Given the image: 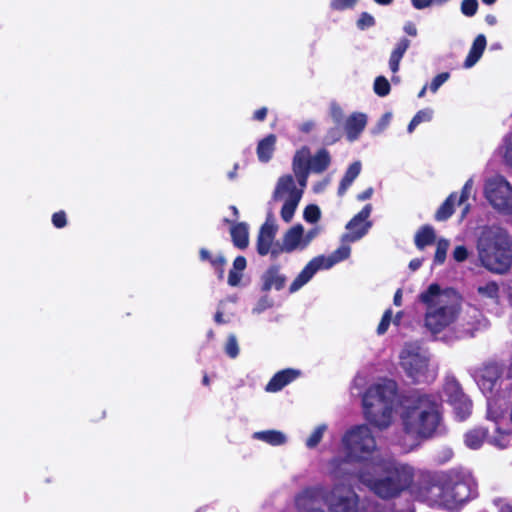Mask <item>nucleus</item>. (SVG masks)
I'll use <instances>...</instances> for the list:
<instances>
[{"label": "nucleus", "instance_id": "f257e3e1", "mask_svg": "<svg viewBox=\"0 0 512 512\" xmlns=\"http://www.w3.org/2000/svg\"><path fill=\"white\" fill-rule=\"evenodd\" d=\"M476 488L477 483L467 469L454 467L445 471L421 473L415 494L430 506L452 507L472 499Z\"/></svg>", "mask_w": 512, "mask_h": 512}, {"label": "nucleus", "instance_id": "f03ea898", "mask_svg": "<svg viewBox=\"0 0 512 512\" xmlns=\"http://www.w3.org/2000/svg\"><path fill=\"white\" fill-rule=\"evenodd\" d=\"M403 431L415 440L432 438L442 422L441 404L430 394L415 392L400 414Z\"/></svg>", "mask_w": 512, "mask_h": 512}, {"label": "nucleus", "instance_id": "7ed1b4c3", "mask_svg": "<svg viewBox=\"0 0 512 512\" xmlns=\"http://www.w3.org/2000/svg\"><path fill=\"white\" fill-rule=\"evenodd\" d=\"M476 247L478 258L488 271L502 275L512 267V239L504 228L484 226Z\"/></svg>", "mask_w": 512, "mask_h": 512}, {"label": "nucleus", "instance_id": "20e7f679", "mask_svg": "<svg viewBox=\"0 0 512 512\" xmlns=\"http://www.w3.org/2000/svg\"><path fill=\"white\" fill-rule=\"evenodd\" d=\"M382 476L376 478L368 470H360L358 480L376 496L389 500L398 497L410 488L414 480V470L407 464L387 462L381 465Z\"/></svg>", "mask_w": 512, "mask_h": 512}, {"label": "nucleus", "instance_id": "39448f33", "mask_svg": "<svg viewBox=\"0 0 512 512\" xmlns=\"http://www.w3.org/2000/svg\"><path fill=\"white\" fill-rule=\"evenodd\" d=\"M397 390L398 385L392 379H384L367 388L362 404L365 418L371 425L380 430L390 426Z\"/></svg>", "mask_w": 512, "mask_h": 512}, {"label": "nucleus", "instance_id": "423d86ee", "mask_svg": "<svg viewBox=\"0 0 512 512\" xmlns=\"http://www.w3.org/2000/svg\"><path fill=\"white\" fill-rule=\"evenodd\" d=\"M346 457H335L330 461L333 473L348 461H364L371 457L376 449V440L370 428L363 424L347 431L343 436Z\"/></svg>", "mask_w": 512, "mask_h": 512}, {"label": "nucleus", "instance_id": "0eeeda50", "mask_svg": "<svg viewBox=\"0 0 512 512\" xmlns=\"http://www.w3.org/2000/svg\"><path fill=\"white\" fill-rule=\"evenodd\" d=\"M351 249L349 246L342 245L336 249L329 257L320 255L310 260L301 272L296 276L289 286V292L295 293L308 283L315 273L320 269H329L336 263L347 259Z\"/></svg>", "mask_w": 512, "mask_h": 512}, {"label": "nucleus", "instance_id": "6e6552de", "mask_svg": "<svg viewBox=\"0 0 512 512\" xmlns=\"http://www.w3.org/2000/svg\"><path fill=\"white\" fill-rule=\"evenodd\" d=\"M428 363V357L421 353L420 347L416 344H406L400 353V365L415 383L421 382L426 377Z\"/></svg>", "mask_w": 512, "mask_h": 512}, {"label": "nucleus", "instance_id": "1a4fd4ad", "mask_svg": "<svg viewBox=\"0 0 512 512\" xmlns=\"http://www.w3.org/2000/svg\"><path fill=\"white\" fill-rule=\"evenodd\" d=\"M284 193H288L289 196L281 208L280 215L284 222L289 223L302 198V190H298L295 186V181L291 174H285L278 179L273 198L276 200Z\"/></svg>", "mask_w": 512, "mask_h": 512}, {"label": "nucleus", "instance_id": "9d476101", "mask_svg": "<svg viewBox=\"0 0 512 512\" xmlns=\"http://www.w3.org/2000/svg\"><path fill=\"white\" fill-rule=\"evenodd\" d=\"M485 196L496 210L506 214L512 204V186L504 177H494L485 185Z\"/></svg>", "mask_w": 512, "mask_h": 512}, {"label": "nucleus", "instance_id": "9b49d317", "mask_svg": "<svg viewBox=\"0 0 512 512\" xmlns=\"http://www.w3.org/2000/svg\"><path fill=\"white\" fill-rule=\"evenodd\" d=\"M443 390L447 401L453 406L456 417L460 421L467 419L472 411V401L464 393L460 383L456 379L448 380Z\"/></svg>", "mask_w": 512, "mask_h": 512}, {"label": "nucleus", "instance_id": "f8f14e48", "mask_svg": "<svg viewBox=\"0 0 512 512\" xmlns=\"http://www.w3.org/2000/svg\"><path fill=\"white\" fill-rule=\"evenodd\" d=\"M372 212V205L366 204L354 217L346 224L347 233L342 235V242H356L364 237L372 226L368 220Z\"/></svg>", "mask_w": 512, "mask_h": 512}, {"label": "nucleus", "instance_id": "ddd939ff", "mask_svg": "<svg viewBox=\"0 0 512 512\" xmlns=\"http://www.w3.org/2000/svg\"><path fill=\"white\" fill-rule=\"evenodd\" d=\"M457 310L454 305H442L437 308L427 310L425 315L426 326L438 333L450 325L456 318Z\"/></svg>", "mask_w": 512, "mask_h": 512}, {"label": "nucleus", "instance_id": "4468645a", "mask_svg": "<svg viewBox=\"0 0 512 512\" xmlns=\"http://www.w3.org/2000/svg\"><path fill=\"white\" fill-rule=\"evenodd\" d=\"M503 374L502 364L496 361H488L476 369L475 377L482 388L492 390L497 380Z\"/></svg>", "mask_w": 512, "mask_h": 512}, {"label": "nucleus", "instance_id": "2eb2a0df", "mask_svg": "<svg viewBox=\"0 0 512 512\" xmlns=\"http://www.w3.org/2000/svg\"><path fill=\"white\" fill-rule=\"evenodd\" d=\"M280 270L281 267L279 264H272L267 268L261 277L262 292H268L273 288L280 291L285 287L287 278Z\"/></svg>", "mask_w": 512, "mask_h": 512}, {"label": "nucleus", "instance_id": "dca6fc26", "mask_svg": "<svg viewBox=\"0 0 512 512\" xmlns=\"http://www.w3.org/2000/svg\"><path fill=\"white\" fill-rule=\"evenodd\" d=\"M277 234V226L269 221H266L259 229L256 250L260 256H266L271 251V246Z\"/></svg>", "mask_w": 512, "mask_h": 512}, {"label": "nucleus", "instance_id": "f3484780", "mask_svg": "<svg viewBox=\"0 0 512 512\" xmlns=\"http://www.w3.org/2000/svg\"><path fill=\"white\" fill-rule=\"evenodd\" d=\"M301 372L297 369L286 368L278 371L273 375L270 381L267 383L265 390L267 392H278L285 386L296 380L300 376Z\"/></svg>", "mask_w": 512, "mask_h": 512}, {"label": "nucleus", "instance_id": "a211bd4d", "mask_svg": "<svg viewBox=\"0 0 512 512\" xmlns=\"http://www.w3.org/2000/svg\"><path fill=\"white\" fill-rule=\"evenodd\" d=\"M367 124V117L364 113L354 112L352 113L345 122V132L347 139L350 142L357 140L365 129Z\"/></svg>", "mask_w": 512, "mask_h": 512}, {"label": "nucleus", "instance_id": "6ab92c4d", "mask_svg": "<svg viewBox=\"0 0 512 512\" xmlns=\"http://www.w3.org/2000/svg\"><path fill=\"white\" fill-rule=\"evenodd\" d=\"M225 223L232 224L230 235L233 245L239 249H246L249 245L248 225L245 222L232 223L229 219H224Z\"/></svg>", "mask_w": 512, "mask_h": 512}, {"label": "nucleus", "instance_id": "aec40b11", "mask_svg": "<svg viewBox=\"0 0 512 512\" xmlns=\"http://www.w3.org/2000/svg\"><path fill=\"white\" fill-rule=\"evenodd\" d=\"M303 237H304V228L301 224H296L289 228L283 235V243L285 244V248L289 249L292 253L297 249H303Z\"/></svg>", "mask_w": 512, "mask_h": 512}, {"label": "nucleus", "instance_id": "412c9836", "mask_svg": "<svg viewBox=\"0 0 512 512\" xmlns=\"http://www.w3.org/2000/svg\"><path fill=\"white\" fill-rule=\"evenodd\" d=\"M276 141V135L271 133L258 142L256 154L261 163H268L272 159Z\"/></svg>", "mask_w": 512, "mask_h": 512}, {"label": "nucleus", "instance_id": "4be33fe9", "mask_svg": "<svg viewBox=\"0 0 512 512\" xmlns=\"http://www.w3.org/2000/svg\"><path fill=\"white\" fill-rule=\"evenodd\" d=\"M487 45V40L484 34H479L474 39L468 55L464 61L465 68H471L482 57Z\"/></svg>", "mask_w": 512, "mask_h": 512}, {"label": "nucleus", "instance_id": "5701e85b", "mask_svg": "<svg viewBox=\"0 0 512 512\" xmlns=\"http://www.w3.org/2000/svg\"><path fill=\"white\" fill-rule=\"evenodd\" d=\"M293 173L311 172V152L308 146L298 149L292 160Z\"/></svg>", "mask_w": 512, "mask_h": 512}, {"label": "nucleus", "instance_id": "b1692460", "mask_svg": "<svg viewBox=\"0 0 512 512\" xmlns=\"http://www.w3.org/2000/svg\"><path fill=\"white\" fill-rule=\"evenodd\" d=\"M489 429L483 426H477L468 430L464 435V442L470 449L480 448L488 438Z\"/></svg>", "mask_w": 512, "mask_h": 512}, {"label": "nucleus", "instance_id": "393cba45", "mask_svg": "<svg viewBox=\"0 0 512 512\" xmlns=\"http://www.w3.org/2000/svg\"><path fill=\"white\" fill-rule=\"evenodd\" d=\"M436 242V233L431 225L421 226L414 236V243L418 250H424L426 246Z\"/></svg>", "mask_w": 512, "mask_h": 512}, {"label": "nucleus", "instance_id": "a878e982", "mask_svg": "<svg viewBox=\"0 0 512 512\" xmlns=\"http://www.w3.org/2000/svg\"><path fill=\"white\" fill-rule=\"evenodd\" d=\"M361 172V162L355 161L349 165L344 176L342 177L338 186V195L342 196L345 194L347 189L352 185L354 180L359 176Z\"/></svg>", "mask_w": 512, "mask_h": 512}, {"label": "nucleus", "instance_id": "bb28decb", "mask_svg": "<svg viewBox=\"0 0 512 512\" xmlns=\"http://www.w3.org/2000/svg\"><path fill=\"white\" fill-rule=\"evenodd\" d=\"M409 46L410 40L404 37L397 42L395 48L392 50L389 58V68L393 73L398 72L400 61L403 58Z\"/></svg>", "mask_w": 512, "mask_h": 512}, {"label": "nucleus", "instance_id": "cd10ccee", "mask_svg": "<svg viewBox=\"0 0 512 512\" xmlns=\"http://www.w3.org/2000/svg\"><path fill=\"white\" fill-rule=\"evenodd\" d=\"M331 164V156L325 148L319 149L313 156H311V172L323 173L328 169Z\"/></svg>", "mask_w": 512, "mask_h": 512}, {"label": "nucleus", "instance_id": "c85d7f7f", "mask_svg": "<svg viewBox=\"0 0 512 512\" xmlns=\"http://www.w3.org/2000/svg\"><path fill=\"white\" fill-rule=\"evenodd\" d=\"M199 259L201 261H208L217 273L218 279L224 278V267L226 265V259L222 255L213 257L206 248L199 250Z\"/></svg>", "mask_w": 512, "mask_h": 512}, {"label": "nucleus", "instance_id": "c756f323", "mask_svg": "<svg viewBox=\"0 0 512 512\" xmlns=\"http://www.w3.org/2000/svg\"><path fill=\"white\" fill-rule=\"evenodd\" d=\"M456 200L457 192H452L437 209L434 219L439 222L448 220L455 211Z\"/></svg>", "mask_w": 512, "mask_h": 512}, {"label": "nucleus", "instance_id": "7c9ffc66", "mask_svg": "<svg viewBox=\"0 0 512 512\" xmlns=\"http://www.w3.org/2000/svg\"><path fill=\"white\" fill-rule=\"evenodd\" d=\"M477 294L481 299H489L495 303L500 299V287L494 280L486 281L476 288Z\"/></svg>", "mask_w": 512, "mask_h": 512}, {"label": "nucleus", "instance_id": "2f4dec72", "mask_svg": "<svg viewBox=\"0 0 512 512\" xmlns=\"http://www.w3.org/2000/svg\"><path fill=\"white\" fill-rule=\"evenodd\" d=\"M441 296V287L437 283H432L419 295V301L427 306V310L434 308L437 299Z\"/></svg>", "mask_w": 512, "mask_h": 512}, {"label": "nucleus", "instance_id": "473e14b6", "mask_svg": "<svg viewBox=\"0 0 512 512\" xmlns=\"http://www.w3.org/2000/svg\"><path fill=\"white\" fill-rule=\"evenodd\" d=\"M253 437L272 446H280L286 443V436L281 431L277 430L255 432Z\"/></svg>", "mask_w": 512, "mask_h": 512}, {"label": "nucleus", "instance_id": "72a5a7b5", "mask_svg": "<svg viewBox=\"0 0 512 512\" xmlns=\"http://www.w3.org/2000/svg\"><path fill=\"white\" fill-rule=\"evenodd\" d=\"M333 512H357V501L349 497H340L332 504Z\"/></svg>", "mask_w": 512, "mask_h": 512}, {"label": "nucleus", "instance_id": "f704fd0d", "mask_svg": "<svg viewBox=\"0 0 512 512\" xmlns=\"http://www.w3.org/2000/svg\"><path fill=\"white\" fill-rule=\"evenodd\" d=\"M448 248H449L448 240L439 239L437 241L435 255H434V263L436 265H442L445 262Z\"/></svg>", "mask_w": 512, "mask_h": 512}, {"label": "nucleus", "instance_id": "c9c22d12", "mask_svg": "<svg viewBox=\"0 0 512 512\" xmlns=\"http://www.w3.org/2000/svg\"><path fill=\"white\" fill-rule=\"evenodd\" d=\"M373 89L376 95L385 97L390 93L391 86L386 77L378 76L374 81Z\"/></svg>", "mask_w": 512, "mask_h": 512}, {"label": "nucleus", "instance_id": "e433bc0d", "mask_svg": "<svg viewBox=\"0 0 512 512\" xmlns=\"http://www.w3.org/2000/svg\"><path fill=\"white\" fill-rule=\"evenodd\" d=\"M304 220L308 223H316L321 217L320 208L315 204H309L303 212Z\"/></svg>", "mask_w": 512, "mask_h": 512}, {"label": "nucleus", "instance_id": "4c0bfd02", "mask_svg": "<svg viewBox=\"0 0 512 512\" xmlns=\"http://www.w3.org/2000/svg\"><path fill=\"white\" fill-rule=\"evenodd\" d=\"M326 430V425H319L316 429L311 433V435L306 440V446L310 449L315 448L322 440L323 434Z\"/></svg>", "mask_w": 512, "mask_h": 512}, {"label": "nucleus", "instance_id": "58836bf2", "mask_svg": "<svg viewBox=\"0 0 512 512\" xmlns=\"http://www.w3.org/2000/svg\"><path fill=\"white\" fill-rule=\"evenodd\" d=\"M478 7L479 4L477 0H463L460 10L466 17H473L477 13Z\"/></svg>", "mask_w": 512, "mask_h": 512}, {"label": "nucleus", "instance_id": "ea45409f", "mask_svg": "<svg viewBox=\"0 0 512 512\" xmlns=\"http://www.w3.org/2000/svg\"><path fill=\"white\" fill-rule=\"evenodd\" d=\"M225 353L230 358H236L239 355V346L235 335L230 334L225 344Z\"/></svg>", "mask_w": 512, "mask_h": 512}, {"label": "nucleus", "instance_id": "a19ab883", "mask_svg": "<svg viewBox=\"0 0 512 512\" xmlns=\"http://www.w3.org/2000/svg\"><path fill=\"white\" fill-rule=\"evenodd\" d=\"M375 23V19L371 14H369L368 12H362L359 15L356 25L359 30H366L368 28L373 27Z\"/></svg>", "mask_w": 512, "mask_h": 512}, {"label": "nucleus", "instance_id": "79ce46f5", "mask_svg": "<svg viewBox=\"0 0 512 512\" xmlns=\"http://www.w3.org/2000/svg\"><path fill=\"white\" fill-rule=\"evenodd\" d=\"M391 320H392V310L389 308L383 313L382 318L378 324V327H377L378 335H383L387 332V330L390 326Z\"/></svg>", "mask_w": 512, "mask_h": 512}, {"label": "nucleus", "instance_id": "37998d69", "mask_svg": "<svg viewBox=\"0 0 512 512\" xmlns=\"http://www.w3.org/2000/svg\"><path fill=\"white\" fill-rule=\"evenodd\" d=\"M357 2L358 0H331L330 8L334 11L352 9Z\"/></svg>", "mask_w": 512, "mask_h": 512}, {"label": "nucleus", "instance_id": "c03bdc74", "mask_svg": "<svg viewBox=\"0 0 512 512\" xmlns=\"http://www.w3.org/2000/svg\"><path fill=\"white\" fill-rule=\"evenodd\" d=\"M450 77V74L448 72H442V73H439L438 75H436L431 83H430V90L435 93L442 84H444Z\"/></svg>", "mask_w": 512, "mask_h": 512}, {"label": "nucleus", "instance_id": "a18cd8bd", "mask_svg": "<svg viewBox=\"0 0 512 512\" xmlns=\"http://www.w3.org/2000/svg\"><path fill=\"white\" fill-rule=\"evenodd\" d=\"M504 159L507 164L512 166V131L504 139Z\"/></svg>", "mask_w": 512, "mask_h": 512}, {"label": "nucleus", "instance_id": "49530a36", "mask_svg": "<svg viewBox=\"0 0 512 512\" xmlns=\"http://www.w3.org/2000/svg\"><path fill=\"white\" fill-rule=\"evenodd\" d=\"M342 136L341 130L337 127L331 128L328 130L327 134L324 137V142L326 145H332L336 141H338Z\"/></svg>", "mask_w": 512, "mask_h": 512}, {"label": "nucleus", "instance_id": "de8ad7c7", "mask_svg": "<svg viewBox=\"0 0 512 512\" xmlns=\"http://www.w3.org/2000/svg\"><path fill=\"white\" fill-rule=\"evenodd\" d=\"M52 223L58 229L64 228L67 225L66 213L63 210L55 212L52 215Z\"/></svg>", "mask_w": 512, "mask_h": 512}, {"label": "nucleus", "instance_id": "09e8293b", "mask_svg": "<svg viewBox=\"0 0 512 512\" xmlns=\"http://www.w3.org/2000/svg\"><path fill=\"white\" fill-rule=\"evenodd\" d=\"M282 253H291L289 249L285 248V244L282 242L280 243H274L271 246V251H269L270 257L272 260H275L281 255Z\"/></svg>", "mask_w": 512, "mask_h": 512}, {"label": "nucleus", "instance_id": "8fccbe9b", "mask_svg": "<svg viewBox=\"0 0 512 512\" xmlns=\"http://www.w3.org/2000/svg\"><path fill=\"white\" fill-rule=\"evenodd\" d=\"M433 117V110L430 108H425L422 110H419L413 118L416 119V121L421 124L423 122H429Z\"/></svg>", "mask_w": 512, "mask_h": 512}, {"label": "nucleus", "instance_id": "3c124183", "mask_svg": "<svg viewBox=\"0 0 512 512\" xmlns=\"http://www.w3.org/2000/svg\"><path fill=\"white\" fill-rule=\"evenodd\" d=\"M471 182H472L471 180H468L462 187L460 195L459 196L457 195L456 201H457L458 205L463 204L469 198L470 190H471Z\"/></svg>", "mask_w": 512, "mask_h": 512}, {"label": "nucleus", "instance_id": "603ef678", "mask_svg": "<svg viewBox=\"0 0 512 512\" xmlns=\"http://www.w3.org/2000/svg\"><path fill=\"white\" fill-rule=\"evenodd\" d=\"M453 258L457 262H463L468 258V250L465 246L459 245L453 251Z\"/></svg>", "mask_w": 512, "mask_h": 512}, {"label": "nucleus", "instance_id": "864d4df0", "mask_svg": "<svg viewBox=\"0 0 512 512\" xmlns=\"http://www.w3.org/2000/svg\"><path fill=\"white\" fill-rule=\"evenodd\" d=\"M331 116L335 123L340 124L343 121L344 113L339 105H333L331 107Z\"/></svg>", "mask_w": 512, "mask_h": 512}, {"label": "nucleus", "instance_id": "5fc2aeb1", "mask_svg": "<svg viewBox=\"0 0 512 512\" xmlns=\"http://www.w3.org/2000/svg\"><path fill=\"white\" fill-rule=\"evenodd\" d=\"M241 278H242L241 272L231 269L228 274V284L233 287L237 286V285H239Z\"/></svg>", "mask_w": 512, "mask_h": 512}, {"label": "nucleus", "instance_id": "6e6d98bb", "mask_svg": "<svg viewBox=\"0 0 512 512\" xmlns=\"http://www.w3.org/2000/svg\"><path fill=\"white\" fill-rule=\"evenodd\" d=\"M246 266H247L246 258L244 256H237L233 261L232 270L242 272L243 270H245Z\"/></svg>", "mask_w": 512, "mask_h": 512}, {"label": "nucleus", "instance_id": "4d7b16f0", "mask_svg": "<svg viewBox=\"0 0 512 512\" xmlns=\"http://www.w3.org/2000/svg\"><path fill=\"white\" fill-rule=\"evenodd\" d=\"M391 118L392 114L390 112L384 113L377 123V130L379 132L383 131L389 125Z\"/></svg>", "mask_w": 512, "mask_h": 512}, {"label": "nucleus", "instance_id": "13d9d810", "mask_svg": "<svg viewBox=\"0 0 512 512\" xmlns=\"http://www.w3.org/2000/svg\"><path fill=\"white\" fill-rule=\"evenodd\" d=\"M309 173L310 172H297V173H294L296 179H297V182L298 184L300 185V189L299 190H302L306 187L307 185V180H308V177H309Z\"/></svg>", "mask_w": 512, "mask_h": 512}, {"label": "nucleus", "instance_id": "bf43d9fd", "mask_svg": "<svg viewBox=\"0 0 512 512\" xmlns=\"http://www.w3.org/2000/svg\"><path fill=\"white\" fill-rule=\"evenodd\" d=\"M319 233V230L318 228H313L311 230H309L306 235L303 237V244H302V248H305L309 243L310 241L316 237Z\"/></svg>", "mask_w": 512, "mask_h": 512}, {"label": "nucleus", "instance_id": "052dcab7", "mask_svg": "<svg viewBox=\"0 0 512 512\" xmlns=\"http://www.w3.org/2000/svg\"><path fill=\"white\" fill-rule=\"evenodd\" d=\"M267 113L268 109L266 107H261L254 112L253 119L262 122L266 119Z\"/></svg>", "mask_w": 512, "mask_h": 512}, {"label": "nucleus", "instance_id": "680f3d73", "mask_svg": "<svg viewBox=\"0 0 512 512\" xmlns=\"http://www.w3.org/2000/svg\"><path fill=\"white\" fill-rule=\"evenodd\" d=\"M411 3L413 7L418 10L425 9L433 5L432 0H411Z\"/></svg>", "mask_w": 512, "mask_h": 512}, {"label": "nucleus", "instance_id": "e2e57ef3", "mask_svg": "<svg viewBox=\"0 0 512 512\" xmlns=\"http://www.w3.org/2000/svg\"><path fill=\"white\" fill-rule=\"evenodd\" d=\"M404 31L410 36L417 35V28L414 23L409 22L404 26Z\"/></svg>", "mask_w": 512, "mask_h": 512}, {"label": "nucleus", "instance_id": "0e129e2a", "mask_svg": "<svg viewBox=\"0 0 512 512\" xmlns=\"http://www.w3.org/2000/svg\"><path fill=\"white\" fill-rule=\"evenodd\" d=\"M372 194H373V188L369 187L366 190H364L363 192L359 193L357 195V199L360 201H364L366 199H369L372 196Z\"/></svg>", "mask_w": 512, "mask_h": 512}, {"label": "nucleus", "instance_id": "69168bd1", "mask_svg": "<svg viewBox=\"0 0 512 512\" xmlns=\"http://www.w3.org/2000/svg\"><path fill=\"white\" fill-rule=\"evenodd\" d=\"M393 303L396 306H400L401 305V303H402V291H401V289H398L395 292L394 297H393Z\"/></svg>", "mask_w": 512, "mask_h": 512}, {"label": "nucleus", "instance_id": "338daca9", "mask_svg": "<svg viewBox=\"0 0 512 512\" xmlns=\"http://www.w3.org/2000/svg\"><path fill=\"white\" fill-rule=\"evenodd\" d=\"M422 265V261L420 259H412L409 263V268L413 271L419 269Z\"/></svg>", "mask_w": 512, "mask_h": 512}, {"label": "nucleus", "instance_id": "774afa93", "mask_svg": "<svg viewBox=\"0 0 512 512\" xmlns=\"http://www.w3.org/2000/svg\"><path fill=\"white\" fill-rule=\"evenodd\" d=\"M499 512H512V501L504 504Z\"/></svg>", "mask_w": 512, "mask_h": 512}]
</instances>
